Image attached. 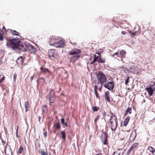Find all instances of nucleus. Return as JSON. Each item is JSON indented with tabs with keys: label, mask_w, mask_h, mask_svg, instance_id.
Returning a JSON list of instances; mask_svg holds the SVG:
<instances>
[{
	"label": "nucleus",
	"mask_w": 155,
	"mask_h": 155,
	"mask_svg": "<svg viewBox=\"0 0 155 155\" xmlns=\"http://www.w3.org/2000/svg\"><path fill=\"white\" fill-rule=\"evenodd\" d=\"M129 76H127V79L125 81V84L127 85L129 82Z\"/></svg>",
	"instance_id": "32"
},
{
	"label": "nucleus",
	"mask_w": 155,
	"mask_h": 155,
	"mask_svg": "<svg viewBox=\"0 0 155 155\" xmlns=\"http://www.w3.org/2000/svg\"><path fill=\"white\" fill-rule=\"evenodd\" d=\"M61 122L63 125H64L65 126H67V122H65L64 119V118H61Z\"/></svg>",
	"instance_id": "25"
},
{
	"label": "nucleus",
	"mask_w": 155,
	"mask_h": 155,
	"mask_svg": "<svg viewBox=\"0 0 155 155\" xmlns=\"http://www.w3.org/2000/svg\"><path fill=\"white\" fill-rule=\"evenodd\" d=\"M102 84H101V87L98 89L99 91H101V88L102 87Z\"/></svg>",
	"instance_id": "50"
},
{
	"label": "nucleus",
	"mask_w": 155,
	"mask_h": 155,
	"mask_svg": "<svg viewBox=\"0 0 155 155\" xmlns=\"http://www.w3.org/2000/svg\"><path fill=\"white\" fill-rule=\"evenodd\" d=\"M97 51H98L99 53H97V52H96V53L98 54L99 55H100V53L102 52L103 51L101 49H99L97 50Z\"/></svg>",
	"instance_id": "34"
},
{
	"label": "nucleus",
	"mask_w": 155,
	"mask_h": 155,
	"mask_svg": "<svg viewBox=\"0 0 155 155\" xmlns=\"http://www.w3.org/2000/svg\"><path fill=\"white\" fill-rule=\"evenodd\" d=\"M129 32V33L130 34V36L132 38H133L135 36L137 33L136 31L134 32H132L131 31H130Z\"/></svg>",
	"instance_id": "23"
},
{
	"label": "nucleus",
	"mask_w": 155,
	"mask_h": 155,
	"mask_svg": "<svg viewBox=\"0 0 155 155\" xmlns=\"http://www.w3.org/2000/svg\"><path fill=\"white\" fill-rule=\"evenodd\" d=\"M121 150L122 149L118 150V151H117L114 152L113 155H123L124 152H123L121 154L120 153L119 151V150Z\"/></svg>",
	"instance_id": "18"
},
{
	"label": "nucleus",
	"mask_w": 155,
	"mask_h": 155,
	"mask_svg": "<svg viewBox=\"0 0 155 155\" xmlns=\"http://www.w3.org/2000/svg\"><path fill=\"white\" fill-rule=\"evenodd\" d=\"M1 79L2 80V81H3L5 79V76H3L2 77V78H1Z\"/></svg>",
	"instance_id": "48"
},
{
	"label": "nucleus",
	"mask_w": 155,
	"mask_h": 155,
	"mask_svg": "<svg viewBox=\"0 0 155 155\" xmlns=\"http://www.w3.org/2000/svg\"><path fill=\"white\" fill-rule=\"evenodd\" d=\"M55 51L53 49L50 50L48 51V54L50 58L52 57L53 58H56V55L54 54Z\"/></svg>",
	"instance_id": "12"
},
{
	"label": "nucleus",
	"mask_w": 155,
	"mask_h": 155,
	"mask_svg": "<svg viewBox=\"0 0 155 155\" xmlns=\"http://www.w3.org/2000/svg\"><path fill=\"white\" fill-rule=\"evenodd\" d=\"M16 62L18 64H21L23 63V60L21 57L18 58Z\"/></svg>",
	"instance_id": "19"
},
{
	"label": "nucleus",
	"mask_w": 155,
	"mask_h": 155,
	"mask_svg": "<svg viewBox=\"0 0 155 155\" xmlns=\"http://www.w3.org/2000/svg\"><path fill=\"white\" fill-rule=\"evenodd\" d=\"M33 76L31 77L30 78V80L31 81L33 80Z\"/></svg>",
	"instance_id": "51"
},
{
	"label": "nucleus",
	"mask_w": 155,
	"mask_h": 155,
	"mask_svg": "<svg viewBox=\"0 0 155 155\" xmlns=\"http://www.w3.org/2000/svg\"><path fill=\"white\" fill-rule=\"evenodd\" d=\"M52 40V43H53L54 42H55V41H54L55 39L54 38H50L49 40V41L51 40Z\"/></svg>",
	"instance_id": "41"
},
{
	"label": "nucleus",
	"mask_w": 155,
	"mask_h": 155,
	"mask_svg": "<svg viewBox=\"0 0 155 155\" xmlns=\"http://www.w3.org/2000/svg\"><path fill=\"white\" fill-rule=\"evenodd\" d=\"M52 40L49 41V45L50 46H54L56 48H61L63 47L64 44V42L62 40H59L58 41H55L53 43H52Z\"/></svg>",
	"instance_id": "3"
},
{
	"label": "nucleus",
	"mask_w": 155,
	"mask_h": 155,
	"mask_svg": "<svg viewBox=\"0 0 155 155\" xmlns=\"http://www.w3.org/2000/svg\"><path fill=\"white\" fill-rule=\"evenodd\" d=\"M127 113L126 111V112L124 114V115L125 116H126L127 114Z\"/></svg>",
	"instance_id": "57"
},
{
	"label": "nucleus",
	"mask_w": 155,
	"mask_h": 155,
	"mask_svg": "<svg viewBox=\"0 0 155 155\" xmlns=\"http://www.w3.org/2000/svg\"><path fill=\"white\" fill-rule=\"evenodd\" d=\"M129 120V117H127L125 119L123 125L124 126H126L127 125Z\"/></svg>",
	"instance_id": "15"
},
{
	"label": "nucleus",
	"mask_w": 155,
	"mask_h": 155,
	"mask_svg": "<svg viewBox=\"0 0 155 155\" xmlns=\"http://www.w3.org/2000/svg\"><path fill=\"white\" fill-rule=\"evenodd\" d=\"M94 57L95 58L96 61L100 63H104L105 62V60L104 59H101V55L97 56L96 54L94 55Z\"/></svg>",
	"instance_id": "9"
},
{
	"label": "nucleus",
	"mask_w": 155,
	"mask_h": 155,
	"mask_svg": "<svg viewBox=\"0 0 155 155\" xmlns=\"http://www.w3.org/2000/svg\"><path fill=\"white\" fill-rule=\"evenodd\" d=\"M21 47H23V45H21Z\"/></svg>",
	"instance_id": "63"
},
{
	"label": "nucleus",
	"mask_w": 155,
	"mask_h": 155,
	"mask_svg": "<svg viewBox=\"0 0 155 155\" xmlns=\"http://www.w3.org/2000/svg\"><path fill=\"white\" fill-rule=\"evenodd\" d=\"M134 148L132 147V146H131V147H130V150H132Z\"/></svg>",
	"instance_id": "52"
},
{
	"label": "nucleus",
	"mask_w": 155,
	"mask_h": 155,
	"mask_svg": "<svg viewBox=\"0 0 155 155\" xmlns=\"http://www.w3.org/2000/svg\"><path fill=\"white\" fill-rule=\"evenodd\" d=\"M118 54V52H116L115 53H114L113 54V55H112V56L114 57V56L116 55H117H117Z\"/></svg>",
	"instance_id": "47"
},
{
	"label": "nucleus",
	"mask_w": 155,
	"mask_h": 155,
	"mask_svg": "<svg viewBox=\"0 0 155 155\" xmlns=\"http://www.w3.org/2000/svg\"><path fill=\"white\" fill-rule=\"evenodd\" d=\"M108 134L105 132H103L101 139L102 142L104 144L107 145V144Z\"/></svg>",
	"instance_id": "4"
},
{
	"label": "nucleus",
	"mask_w": 155,
	"mask_h": 155,
	"mask_svg": "<svg viewBox=\"0 0 155 155\" xmlns=\"http://www.w3.org/2000/svg\"><path fill=\"white\" fill-rule=\"evenodd\" d=\"M97 77L98 81L100 82H98V84H100V83L102 84L106 82L107 81V78L102 71H99L97 73Z\"/></svg>",
	"instance_id": "2"
},
{
	"label": "nucleus",
	"mask_w": 155,
	"mask_h": 155,
	"mask_svg": "<svg viewBox=\"0 0 155 155\" xmlns=\"http://www.w3.org/2000/svg\"><path fill=\"white\" fill-rule=\"evenodd\" d=\"M95 93L96 97L97 98H99V97L97 94V91H96V92H95Z\"/></svg>",
	"instance_id": "43"
},
{
	"label": "nucleus",
	"mask_w": 155,
	"mask_h": 155,
	"mask_svg": "<svg viewBox=\"0 0 155 155\" xmlns=\"http://www.w3.org/2000/svg\"><path fill=\"white\" fill-rule=\"evenodd\" d=\"M25 106L26 109V111L27 112L29 109V103L28 101H26L25 102Z\"/></svg>",
	"instance_id": "21"
},
{
	"label": "nucleus",
	"mask_w": 155,
	"mask_h": 155,
	"mask_svg": "<svg viewBox=\"0 0 155 155\" xmlns=\"http://www.w3.org/2000/svg\"><path fill=\"white\" fill-rule=\"evenodd\" d=\"M4 29V30L5 31L6 30V29H5V28L4 26H3V28H2V29Z\"/></svg>",
	"instance_id": "58"
},
{
	"label": "nucleus",
	"mask_w": 155,
	"mask_h": 155,
	"mask_svg": "<svg viewBox=\"0 0 155 155\" xmlns=\"http://www.w3.org/2000/svg\"><path fill=\"white\" fill-rule=\"evenodd\" d=\"M114 116H111V117H110V120L112 119L113 117H114Z\"/></svg>",
	"instance_id": "55"
},
{
	"label": "nucleus",
	"mask_w": 155,
	"mask_h": 155,
	"mask_svg": "<svg viewBox=\"0 0 155 155\" xmlns=\"http://www.w3.org/2000/svg\"><path fill=\"white\" fill-rule=\"evenodd\" d=\"M18 130L17 129V131H16V137H18Z\"/></svg>",
	"instance_id": "54"
},
{
	"label": "nucleus",
	"mask_w": 155,
	"mask_h": 155,
	"mask_svg": "<svg viewBox=\"0 0 155 155\" xmlns=\"http://www.w3.org/2000/svg\"><path fill=\"white\" fill-rule=\"evenodd\" d=\"M136 137V131L132 132L131 133L130 137V140L131 142H133L135 139Z\"/></svg>",
	"instance_id": "11"
},
{
	"label": "nucleus",
	"mask_w": 155,
	"mask_h": 155,
	"mask_svg": "<svg viewBox=\"0 0 155 155\" xmlns=\"http://www.w3.org/2000/svg\"><path fill=\"white\" fill-rule=\"evenodd\" d=\"M28 48H29V49L30 50V49L32 50V51L33 52H35L36 51V48L31 45L29 44Z\"/></svg>",
	"instance_id": "20"
},
{
	"label": "nucleus",
	"mask_w": 155,
	"mask_h": 155,
	"mask_svg": "<svg viewBox=\"0 0 155 155\" xmlns=\"http://www.w3.org/2000/svg\"><path fill=\"white\" fill-rule=\"evenodd\" d=\"M7 155H12V152L10 147L9 149L7 150Z\"/></svg>",
	"instance_id": "24"
},
{
	"label": "nucleus",
	"mask_w": 155,
	"mask_h": 155,
	"mask_svg": "<svg viewBox=\"0 0 155 155\" xmlns=\"http://www.w3.org/2000/svg\"><path fill=\"white\" fill-rule=\"evenodd\" d=\"M11 33L13 35L18 36V33L15 30H13L11 29L10 30Z\"/></svg>",
	"instance_id": "16"
},
{
	"label": "nucleus",
	"mask_w": 155,
	"mask_h": 155,
	"mask_svg": "<svg viewBox=\"0 0 155 155\" xmlns=\"http://www.w3.org/2000/svg\"><path fill=\"white\" fill-rule=\"evenodd\" d=\"M24 51H26V49H25V50H23Z\"/></svg>",
	"instance_id": "62"
},
{
	"label": "nucleus",
	"mask_w": 155,
	"mask_h": 155,
	"mask_svg": "<svg viewBox=\"0 0 155 155\" xmlns=\"http://www.w3.org/2000/svg\"><path fill=\"white\" fill-rule=\"evenodd\" d=\"M104 87L108 89L109 90H112L114 87V81L108 82L106 83L104 85Z\"/></svg>",
	"instance_id": "5"
},
{
	"label": "nucleus",
	"mask_w": 155,
	"mask_h": 155,
	"mask_svg": "<svg viewBox=\"0 0 155 155\" xmlns=\"http://www.w3.org/2000/svg\"><path fill=\"white\" fill-rule=\"evenodd\" d=\"M92 110L94 111H97L99 110V108L97 106L92 107Z\"/></svg>",
	"instance_id": "30"
},
{
	"label": "nucleus",
	"mask_w": 155,
	"mask_h": 155,
	"mask_svg": "<svg viewBox=\"0 0 155 155\" xmlns=\"http://www.w3.org/2000/svg\"><path fill=\"white\" fill-rule=\"evenodd\" d=\"M42 110L43 111H44V110H43V109H42Z\"/></svg>",
	"instance_id": "64"
},
{
	"label": "nucleus",
	"mask_w": 155,
	"mask_h": 155,
	"mask_svg": "<svg viewBox=\"0 0 155 155\" xmlns=\"http://www.w3.org/2000/svg\"><path fill=\"white\" fill-rule=\"evenodd\" d=\"M44 136L45 137H46L47 135V132L45 131L43 133Z\"/></svg>",
	"instance_id": "46"
},
{
	"label": "nucleus",
	"mask_w": 155,
	"mask_h": 155,
	"mask_svg": "<svg viewBox=\"0 0 155 155\" xmlns=\"http://www.w3.org/2000/svg\"><path fill=\"white\" fill-rule=\"evenodd\" d=\"M40 153L41 155H46L45 152L43 150L41 151L40 152Z\"/></svg>",
	"instance_id": "36"
},
{
	"label": "nucleus",
	"mask_w": 155,
	"mask_h": 155,
	"mask_svg": "<svg viewBox=\"0 0 155 155\" xmlns=\"http://www.w3.org/2000/svg\"><path fill=\"white\" fill-rule=\"evenodd\" d=\"M54 127L57 130H59L61 128L60 125L59 123H57L54 124Z\"/></svg>",
	"instance_id": "14"
},
{
	"label": "nucleus",
	"mask_w": 155,
	"mask_h": 155,
	"mask_svg": "<svg viewBox=\"0 0 155 155\" xmlns=\"http://www.w3.org/2000/svg\"><path fill=\"white\" fill-rule=\"evenodd\" d=\"M131 110H132L131 107H129L127 108V109L126 110V111L127 113H128L129 114H131Z\"/></svg>",
	"instance_id": "29"
},
{
	"label": "nucleus",
	"mask_w": 155,
	"mask_h": 155,
	"mask_svg": "<svg viewBox=\"0 0 155 155\" xmlns=\"http://www.w3.org/2000/svg\"><path fill=\"white\" fill-rule=\"evenodd\" d=\"M109 94V92L108 91L105 92L104 95L105 99L108 102H110V99Z\"/></svg>",
	"instance_id": "13"
},
{
	"label": "nucleus",
	"mask_w": 155,
	"mask_h": 155,
	"mask_svg": "<svg viewBox=\"0 0 155 155\" xmlns=\"http://www.w3.org/2000/svg\"><path fill=\"white\" fill-rule=\"evenodd\" d=\"M2 31V30H1L0 31V41H2L4 39L3 35L4 34V33L3 32L2 33H2H1V32Z\"/></svg>",
	"instance_id": "27"
},
{
	"label": "nucleus",
	"mask_w": 155,
	"mask_h": 155,
	"mask_svg": "<svg viewBox=\"0 0 155 155\" xmlns=\"http://www.w3.org/2000/svg\"><path fill=\"white\" fill-rule=\"evenodd\" d=\"M81 51L78 49H74L72 50L71 51L69 52V55H74L80 53Z\"/></svg>",
	"instance_id": "10"
},
{
	"label": "nucleus",
	"mask_w": 155,
	"mask_h": 155,
	"mask_svg": "<svg viewBox=\"0 0 155 155\" xmlns=\"http://www.w3.org/2000/svg\"><path fill=\"white\" fill-rule=\"evenodd\" d=\"M138 145V143H133L131 146L134 148L135 147Z\"/></svg>",
	"instance_id": "35"
},
{
	"label": "nucleus",
	"mask_w": 155,
	"mask_h": 155,
	"mask_svg": "<svg viewBox=\"0 0 155 155\" xmlns=\"http://www.w3.org/2000/svg\"><path fill=\"white\" fill-rule=\"evenodd\" d=\"M1 76H2L1 75H0V78H1ZM2 81V80H1L0 79V83H1Z\"/></svg>",
	"instance_id": "56"
},
{
	"label": "nucleus",
	"mask_w": 155,
	"mask_h": 155,
	"mask_svg": "<svg viewBox=\"0 0 155 155\" xmlns=\"http://www.w3.org/2000/svg\"><path fill=\"white\" fill-rule=\"evenodd\" d=\"M100 117L99 115H98L96 118L94 119V124H97V121L98 120Z\"/></svg>",
	"instance_id": "33"
},
{
	"label": "nucleus",
	"mask_w": 155,
	"mask_h": 155,
	"mask_svg": "<svg viewBox=\"0 0 155 155\" xmlns=\"http://www.w3.org/2000/svg\"><path fill=\"white\" fill-rule=\"evenodd\" d=\"M125 54L126 52L124 50L121 51L120 52V55L121 57H124L125 55Z\"/></svg>",
	"instance_id": "26"
},
{
	"label": "nucleus",
	"mask_w": 155,
	"mask_h": 155,
	"mask_svg": "<svg viewBox=\"0 0 155 155\" xmlns=\"http://www.w3.org/2000/svg\"><path fill=\"white\" fill-rule=\"evenodd\" d=\"M114 120L113 121H110L111 123V128L112 130H115L117 126V118L115 115H114Z\"/></svg>",
	"instance_id": "7"
},
{
	"label": "nucleus",
	"mask_w": 155,
	"mask_h": 155,
	"mask_svg": "<svg viewBox=\"0 0 155 155\" xmlns=\"http://www.w3.org/2000/svg\"><path fill=\"white\" fill-rule=\"evenodd\" d=\"M54 95V93L53 89H51L48 95V97L47 98V99H48L51 102L53 103L54 102L55 99Z\"/></svg>",
	"instance_id": "8"
},
{
	"label": "nucleus",
	"mask_w": 155,
	"mask_h": 155,
	"mask_svg": "<svg viewBox=\"0 0 155 155\" xmlns=\"http://www.w3.org/2000/svg\"><path fill=\"white\" fill-rule=\"evenodd\" d=\"M129 68L130 70H132V71H134L135 68L134 66H130Z\"/></svg>",
	"instance_id": "37"
},
{
	"label": "nucleus",
	"mask_w": 155,
	"mask_h": 155,
	"mask_svg": "<svg viewBox=\"0 0 155 155\" xmlns=\"http://www.w3.org/2000/svg\"><path fill=\"white\" fill-rule=\"evenodd\" d=\"M96 61V60L95 58H94V60L92 61L91 62V64H93Z\"/></svg>",
	"instance_id": "45"
},
{
	"label": "nucleus",
	"mask_w": 155,
	"mask_h": 155,
	"mask_svg": "<svg viewBox=\"0 0 155 155\" xmlns=\"http://www.w3.org/2000/svg\"><path fill=\"white\" fill-rule=\"evenodd\" d=\"M121 34L123 35H125L126 34V32L124 31H122Z\"/></svg>",
	"instance_id": "49"
},
{
	"label": "nucleus",
	"mask_w": 155,
	"mask_h": 155,
	"mask_svg": "<svg viewBox=\"0 0 155 155\" xmlns=\"http://www.w3.org/2000/svg\"><path fill=\"white\" fill-rule=\"evenodd\" d=\"M96 61V60L95 58H94V60L92 61L91 62V64H93Z\"/></svg>",
	"instance_id": "44"
},
{
	"label": "nucleus",
	"mask_w": 155,
	"mask_h": 155,
	"mask_svg": "<svg viewBox=\"0 0 155 155\" xmlns=\"http://www.w3.org/2000/svg\"><path fill=\"white\" fill-rule=\"evenodd\" d=\"M41 79L43 80H44V78H41Z\"/></svg>",
	"instance_id": "60"
},
{
	"label": "nucleus",
	"mask_w": 155,
	"mask_h": 155,
	"mask_svg": "<svg viewBox=\"0 0 155 155\" xmlns=\"http://www.w3.org/2000/svg\"><path fill=\"white\" fill-rule=\"evenodd\" d=\"M146 89L149 96L152 95L153 91H155V81L153 82V84L151 87H147Z\"/></svg>",
	"instance_id": "6"
},
{
	"label": "nucleus",
	"mask_w": 155,
	"mask_h": 155,
	"mask_svg": "<svg viewBox=\"0 0 155 155\" xmlns=\"http://www.w3.org/2000/svg\"><path fill=\"white\" fill-rule=\"evenodd\" d=\"M132 150L129 149L127 152V155H128L130 153Z\"/></svg>",
	"instance_id": "39"
},
{
	"label": "nucleus",
	"mask_w": 155,
	"mask_h": 155,
	"mask_svg": "<svg viewBox=\"0 0 155 155\" xmlns=\"http://www.w3.org/2000/svg\"><path fill=\"white\" fill-rule=\"evenodd\" d=\"M17 77V75L15 73L13 75V78H14V81H15L16 80V77Z\"/></svg>",
	"instance_id": "38"
},
{
	"label": "nucleus",
	"mask_w": 155,
	"mask_h": 155,
	"mask_svg": "<svg viewBox=\"0 0 155 155\" xmlns=\"http://www.w3.org/2000/svg\"><path fill=\"white\" fill-rule=\"evenodd\" d=\"M21 41L18 39H14L11 40L9 42L7 43V46L9 47H10L13 49L18 48L21 49L19 48V46L20 45Z\"/></svg>",
	"instance_id": "1"
},
{
	"label": "nucleus",
	"mask_w": 155,
	"mask_h": 155,
	"mask_svg": "<svg viewBox=\"0 0 155 155\" xmlns=\"http://www.w3.org/2000/svg\"><path fill=\"white\" fill-rule=\"evenodd\" d=\"M41 70L44 73H45L47 72H49L48 69L46 68H43L42 67H41L40 68Z\"/></svg>",
	"instance_id": "22"
},
{
	"label": "nucleus",
	"mask_w": 155,
	"mask_h": 155,
	"mask_svg": "<svg viewBox=\"0 0 155 155\" xmlns=\"http://www.w3.org/2000/svg\"><path fill=\"white\" fill-rule=\"evenodd\" d=\"M23 149L21 146L18 149V153H22Z\"/></svg>",
	"instance_id": "31"
},
{
	"label": "nucleus",
	"mask_w": 155,
	"mask_h": 155,
	"mask_svg": "<svg viewBox=\"0 0 155 155\" xmlns=\"http://www.w3.org/2000/svg\"><path fill=\"white\" fill-rule=\"evenodd\" d=\"M79 56L78 55L74 56V58L75 60L78 59L79 58Z\"/></svg>",
	"instance_id": "40"
},
{
	"label": "nucleus",
	"mask_w": 155,
	"mask_h": 155,
	"mask_svg": "<svg viewBox=\"0 0 155 155\" xmlns=\"http://www.w3.org/2000/svg\"><path fill=\"white\" fill-rule=\"evenodd\" d=\"M97 85H95L94 87V92H96V91H97Z\"/></svg>",
	"instance_id": "42"
},
{
	"label": "nucleus",
	"mask_w": 155,
	"mask_h": 155,
	"mask_svg": "<svg viewBox=\"0 0 155 155\" xmlns=\"http://www.w3.org/2000/svg\"><path fill=\"white\" fill-rule=\"evenodd\" d=\"M61 134L62 135V138L64 139H65L66 137L65 134V132L64 131H63L61 132Z\"/></svg>",
	"instance_id": "28"
},
{
	"label": "nucleus",
	"mask_w": 155,
	"mask_h": 155,
	"mask_svg": "<svg viewBox=\"0 0 155 155\" xmlns=\"http://www.w3.org/2000/svg\"><path fill=\"white\" fill-rule=\"evenodd\" d=\"M68 118H67L66 119V122H67L68 120Z\"/></svg>",
	"instance_id": "59"
},
{
	"label": "nucleus",
	"mask_w": 155,
	"mask_h": 155,
	"mask_svg": "<svg viewBox=\"0 0 155 155\" xmlns=\"http://www.w3.org/2000/svg\"><path fill=\"white\" fill-rule=\"evenodd\" d=\"M38 121L39 122H40V120H41V117L40 116H39L38 117Z\"/></svg>",
	"instance_id": "53"
},
{
	"label": "nucleus",
	"mask_w": 155,
	"mask_h": 155,
	"mask_svg": "<svg viewBox=\"0 0 155 155\" xmlns=\"http://www.w3.org/2000/svg\"><path fill=\"white\" fill-rule=\"evenodd\" d=\"M148 149L150 152H151L154 155V152H155V149L151 146H149L148 147Z\"/></svg>",
	"instance_id": "17"
},
{
	"label": "nucleus",
	"mask_w": 155,
	"mask_h": 155,
	"mask_svg": "<svg viewBox=\"0 0 155 155\" xmlns=\"http://www.w3.org/2000/svg\"><path fill=\"white\" fill-rule=\"evenodd\" d=\"M2 143H3V144H4V143H5V142L3 141H2Z\"/></svg>",
	"instance_id": "61"
}]
</instances>
